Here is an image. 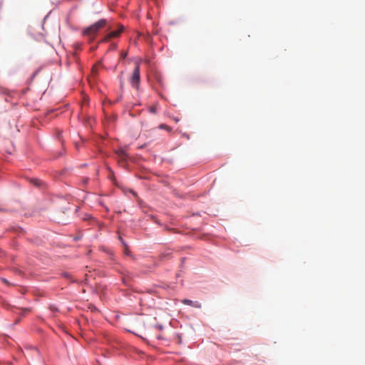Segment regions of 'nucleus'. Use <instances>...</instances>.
Returning a JSON list of instances; mask_svg holds the SVG:
<instances>
[{
	"label": "nucleus",
	"mask_w": 365,
	"mask_h": 365,
	"mask_svg": "<svg viewBox=\"0 0 365 365\" xmlns=\"http://www.w3.org/2000/svg\"><path fill=\"white\" fill-rule=\"evenodd\" d=\"M182 302L184 304H187V305H191V306H193L195 307H200V304L198 303V302H193L192 301L190 300V299H183L182 301Z\"/></svg>",
	"instance_id": "39448f33"
},
{
	"label": "nucleus",
	"mask_w": 365,
	"mask_h": 365,
	"mask_svg": "<svg viewBox=\"0 0 365 365\" xmlns=\"http://www.w3.org/2000/svg\"><path fill=\"white\" fill-rule=\"evenodd\" d=\"M96 68L95 66L93 67V71H96Z\"/></svg>",
	"instance_id": "4468645a"
},
{
	"label": "nucleus",
	"mask_w": 365,
	"mask_h": 365,
	"mask_svg": "<svg viewBox=\"0 0 365 365\" xmlns=\"http://www.w3.org/2000/svg\"><path fill=\"white\" fill-rule=\"evenodd\" d=\"M1 281L4 282V283H8L7 280L6 279H1Z\"/></svg>",
	"instance_id": "ddd939ff"
},
{
	"label": "nucleus",
	"mask_w": 365,
	"mask_h": 365,
	"mask_svg": "<svg viewBox=\"0 0 365 365\" xmlns=\"http://www.w3.org/2000/svg\"><path fill=\"white\" fill-rule=\"evenodd\" d=\"M115 154L117 155L118 163L124 165L128 160V154L125 150L123 148H120L115 151Z\"/></svg>",
	"instance_id": "7ed1b4c3"
},
{
	"label": "nucleus",
	"mask_w": 365,
	"mask_h": 365,
	"mask_svg": "<svg viewBox=\"0 0 365 365\" xmlns=\"http://www.w3.org/2000/svg\"><path fill=\"white\" fill-rule=\"evenodd\" d=\"M140 78V64L139 63H136L135 68L133 71L131 77L130 78V83L133 88H138Z\"/></svg>",
	"instance_id": "f03ea898"
},
{
	"label": "nucleus",
	"mask_w": 365,
	"mask_h": 365,
	"mask_svg": "<svg viewBox=\"0 0 365 365\" xmlns=\"http://www.w3.org/2000/svg\"><path fill=\"white\" fill-rule=\"evenodd\" d=\"M117 49V44L115 43H112L110 46V48H109V51H115Z\"/></svg>",
	"instance_id": "0eeeda50"
},
{
	"label": "nucleus",
	"mask_w": 365,
	"mask_h": 365,
	"mask_svg": "<svg viewBox=\"0 0 365 365\" xmlns=\"http://www.w3.org/2000/svg\"><path fill=\"white\" fill-rule=\"evenodd\" d=\"M149 110L152 113H155L156 111H157V108H156L155 106H150V108H149Z\"/></svg>",
	"instance_id": "1a4fd4ad"
},
{
	"label": "nucleus",
	"mask_w": 365,
	"mask_h": 365,
	"mask_svg": "<svg viewBox=\"0 0 365 365\" xmlns=\"http://www.w3.org/2000/svg\"><path fill=\"white\" fill-rule=\"evenodd\" d=\"M123 242V243H124L123 242ZM123 245H124V253H125V255H129V254H130V252H129V250H128V245H125V244H123Z\"/></svg>",
	"instance_id": "6e6552de"
},
{
	"label": "nucleus",
	"mask_w": 365,
	"mask_h": 365,
	"mask_svg": "<svg viewBox=\"0 0 365 365\" xmlns=\"http://www.w3.org/2000/svg\"><path fill=\"white\" fill-rule=\"evenodd\" d=\"M91 218H92V217H91V215H86V217H83V220H90V219H91Z\"/></svg>",
	"instance_id": "9b49d317"
},
{
	"label": "nucleus",
	"mask_w": 365,
	"mask_h": 365,
	"mask_svg": "<svg viewBox=\"0 0 365 365\" xmlns=\"http://www.w3.org/2000/svg\"><path fill=\"white\" fill-rule=\"evenodd\" d=\"M127 56V53L121 52L120 57L125 58Z\"/></svg>",
	"instance_id": "f8f14e48"
},
{
	"label": "nucleus",
	"mask_w": 365,
	"mask_h": 365,
	"mask_svg": "<svg viewBox=\"0 0 365 365\" xmlns=\"http://www.w3.org/2000/svg\"><path fill=\"white\" fill-rule=\"evenodd\" d=\"M170 255V253H167V254L162 253V254L160 255V257L161 259H163V257H167V256H169Z\"/></svg>",
	"instance_id": "9d476101"
},
{
	"label": "nucleus",
	"mask_w": 365,
	"mask_h": 365,
	"mask_svg": "<svg viewBox=\"0 0 365 365\" xmlns=\"http://www.w3.org/2000/svg\"><path fill=\"white\" fill-rule=\"evenodd\" d=\"M5 210L3 208H0V212H4Z\"/></svg>",
	"instance_id": "2eb2a0df"
},
{
	"label": "nucleus",
	"mask_w": 365,
	"mask_h": 365,
	"mask_svg": "<svg viewBox=\"0 0 365 365\" xmlns=\"http://www.w3.org/2000/svg\"><path fill=\"white\" fill-rule=\"evenodd\" d=\"M159 128H161V129H165V130H168V131H170V130H171V128H170V127H169V126H168V125H165V124H161V125H160Z\"/></svg>",
	"instance_id": "423d86ee"
},
{
	"label": "nucleus",
	"mask_w": 365,
	"mask_h": 365,
	"mask_svg": "<svg viewBox=\"0 0 365 365\" xmlns=\"http://www.w3.org/2000/svg\"><path fill=\"white\" fill-rule=\"evenodd\" d=\"M106 23L107 21L106 19H101L89 27L85 29L83 31V34L90 38H93L101 29L106 26Z\"/></svg>",
	"instance_id": "f257e3e1"
},
{
	"label": "nucleus",
	"mask_w": 365,
	"mask_h": 365,
	"mask_svg": "<svg viewBox=\"0 0 365 365\" xmlns=\"http://www.w3.org/2000/svg\"><path fill=\"white\" fill-rule=\"evenodd\" d=\"M124 27L123 26H120L118 30L110 31L108 33L103 39L101 40V42H107L112 38L118 37L119 35L123 32Z\"/></svg>",
	"instance_id": "20e7f679"
}]
</instances>
